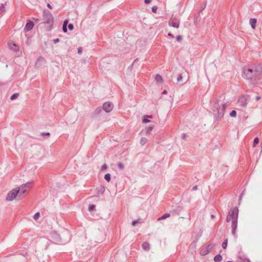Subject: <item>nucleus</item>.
Listing matches in <instances>:
<instances>
[{
  "mask_svg": "<svg viewBox=\"0 0 262 262\" xmlns=\"http://www.w3.org/2000/svg\"><path fill=\"white\" fill-rule=\"evenodd\" d=\"M117 166L120 170H123L124 168V164L122 162H118Z\"/></svg>",
  "mask_w": 262,
  "mask_h": 262,
  "instance_id": "obj_25",
  "label": "nucleus"
},
{
  "mask_svg": "<svg viewBox=\"0 0 262 262\" xmlns=\"http://www.w3.org/2000/svg\"><path fill=\"white\" fill-rule=\"evenodd\" d=\"M157 7L156 6H153L152 8H151V10H152V12L155 13H157Z\"/></svg>",
  "mask_w": 262,
  "mask_h": 262,
  "instance_id": "obj_36",
  "label": "nucleus"
},
{
  "mask_svg": "<svg viewBox=\"0 0 262 262\" xmlns=\"http://www.w3.org/2000/svg\"><path fill=\"white\" fill-rule=\"evenodd\" d=\"M183 79V76L182 74H179L177 78V81L179 82H182Z\"/></svg>",
  "mask_w": 262,
  "mask_h": 262,
  "instance_id": "obj_32",
  "label": "nucleus"
},
{
  "mask_svg": "<svg viewBox=\"0 0 262 262\" xmlns=\"http://www.w3.org/2000/svg\"><path fill=\"white\" fill-rule=\"evenodd\" d=\"M62 31L64 33H66L67 32V25L63 24V26H62Z\"/></svg>",
  "mask_w": 262,
  "mask_h": 262,
  "instance_id": "obj_35",
  "label": "nucleus"
},
{
  "mask_svg": "<svg viewBox=\"0 0 262 262\" xmlns=\"http://www.w3.org/2000/svg\"><path fill=\"white\" fill-rule=\"evenodd\" d=\"M68 23V20H65L63 22V24H65V25H67V24Z\"/></svg>",
  "mask_w": 262,
  "mask_h": 262,
  "instance_id": "obj_53",
  "label": "nucleus"
},
{
  "mask_svg": "<svg viewBox=\"0 0 262 262\" xmlns=\"http://www.w3.org/2000/svg\"><path fill=\"white\" fill-rule=\"evenodd\" d=\"M19 190L17 188H14L11 190L10 191L8 192L7 194L6 200L8 201H11L13 200L14 199H16L18 195Z\"/></svg>",
  "mask_w": 262,
  "mask_h": 262,
  "instance_id": "obj_4",
  "label": "nucleus"
},
{
  "mask_svg": "<svg viewBox=\"0 0 262 262\" xmlns=\"http://www.w3.org/2000/svg\"><path fill=\"white\" fill-rule=\"evenodd\" d=\"M23 185L26 187L27 189L28 188L29 189L32 187V183L31 182H28L26 183L25 184H23Z\"/></svg>",
  "mask_w": 262,
  "mask_h": 262,
  "instance_id": "obj_21",
  "label": "nucleus"
},
{
  "mask_svg": "<svg viewBox=\"0 0 262 262\" xmlns=\"http://www.w3.org/2000/svg\"><path fill=\"white\" fill-rule=\"evenodd\" d=\"M5 11V7L3 4L0 5V15Z\"/></svg>",
  "mask_w": 262,
  "mask_h": 262,
  "instance_id": "obj_24",
  "label": "nucleus"
},
{
  "mask_svg": "<svg viewBox=\"0 0 262 262\" xmlns=\"http://www.w3.org/2000/svg\"><path fill=\"white\" fill-rule=\"evenodd\" d=\"M147 141V139L145 138H142L140 140V143L142 145H144Z\"/></svg>",
  "mask_w": 262,
  "mask_h": 262,
  "instance_id": "obj_22",
  "label": "nucleus"
},
{
  "mask_svg": "<svg viewBox=\"0 0 262 262\" xmlns=\"http://www.w3.org/2000/svg\"><path fill=\"white\" fill-rule=\"evenodd\" d=\"M261 75V71L256 67H245L243 69L242 76L243 78L253 82L256 80Z\"/></svg>",
  "mask_w": 262,
  "mask_h": 262,
  "instance_id": "obj_1",
  "label": "nucleus"
},
{
  "mask_svg": "<svg viewBox=\"0 0 262 262\" xmlns=\"http://www.w3.org/2000/svg\"><path fill=\"white\" fill-rule=\"evenodd\" d=\"M107 168V166L106 164H104L102 166H101V169H106V168Z\"/></svg>",
  "mask_w": 262,
  "mask_h": 262,
  "instance_id": "obj_41",
  "label": "nucleus"
},
{
  "mask_svg": "<svg viewBox=\"0 0 262 262\" xmlns=\"http://www.w3.org/2000/svg\"><path fill=\"white\" fill-rule=\"evenodd\" d=\"M182 137H183V138L184 139H186V138H187V136L186 135V134H183L182 135Z\"/></svg>",
  "mask_w": 262,
  "mask_h": 262,
  "instance_id": "obj_49",
  "label": "nucleus"
},
{
  "mask_svg": "<svg viewBox=\"0 0 262 262\" xmlns=\"http://www.w3.org/2000/svg\"><path fill=\"white\" fill-rule=\"evenodd\" d=\"M142 247L145 250H149L150 248L149 244L147 242H144L142 244Z\"/></svg>",
  "mask_w": 262,
  "mask_h": 262,
  "instance_id": "obj_17",
  "label": "nucleus"
},
{
  "mask_svg": "<svg viewBox=\"0 0 262 262\" xmlns=\"http://www.w3.org/2000/svg\"><path fill=\"white\" fill-rule=\"evenodd\" d=\"M33 19L35 20V21H39L40 20V19H38V18H37V19L33 18Z\"/></svg>",
  "mask_w": 262,
  "mask_h": 262,
  "instance_id": "obj_56",
  "label": "nucleus"
},
{
  "mask_svg": "<svg viewBox=\"0 0 262 262\" xmlns=\"http://www.w3.org/2000/svg\"><path fill=\"white\" fill-rule=\"evenodd\" d=\"M205 7H206V4H205L204 6H202V7H201V9L200 11H199V13H200V12H202L203 10H204L205 9Z\"/></svg>",
  "mask_w": 262,
  "mask_h": 262,
  "instance_id": "obj_45",
  "label": "nucleus"
},
{
  "mask_svg": "<svg viewBox=\"0 0 262 262\" xmlns=\"http://www.w3.org/2000/svg\"><path fill=\"white\" fill-rule=\"evenodd\" d=\"M8 45L11 49L15 51H17L19 50L18 47L16 44L13 42H9Z\"/></svg>",
  "mask_w": 262,
  "mask_h": 262,
  "instance_id": "obj_13",
  "label": "nucleus"
},
{
  "mask_svg": "<svg viewBox=\"0 0 262 262\" xmlns=\"http://www.w3.org/2000/svg\"><path fill=\"white\" fill-rule=\"evenodd\" d=\"M56 236H57V238H59V240H58V239H57V240H56L57 242H58L59 244H64V243H63V242L60 240V237H59V235H56Z\"/></svg>",
  "mask_w": 262,
  "mask_h": 262,
  "instance_id": "obj_38",
  "label": "nucleus"
},
{
  "mask_svg": "<svg viewBox=\"0 0 262 262\" xmlns=\"http://www.w3.org/2000/svg\"><path fill=\"white\" fill-rule=\"evenodd\" d=\"M147 117L149 118H152V116L151 115L147 116Z\"/></svg>",
  "mask_w": 262,
  "mask_h": 262,
  "instance_id": "obj_57",
  "label": "nucleus"
},
{
  "mask_svg": "<svg viewBox=\"0 0 262 262\" xmlns=\"http://www.w3.org/2000/svg\"><path fill=\"white\" fill-rule=\"evenodd\" d=\"M150 122V120H148L147 118H144V119H143V122L144 123H148V122Z\"/></svg>",
  "mask_w": 262,
  "mask_h": 262,
  "instance_id": "obj_39",
  "label": "nucleus"
},
{
  "mask_svg": "<svg viewBox=\"0 0 262 262\" xmlns=\"http://www.w3.org/2000/svg\"><path fill=\"white\" fill-rule=\"evenodd\" d=\"M170 213H165V214H163L162 216H161V217H159L158 219V221H160L162 220L166 219V218L170 217Z\"/></svg>",
  "mask_w": 262,
  "mask_h": 262,
  "instance_id": "obj_19",
  "label": "nucleus"
},
{
  "mask_svg": "<svg viewBox=\"0 0 262 262\" xmlns=\"http://www.w3.org/2000/svg\"><path fill=\"white\" fill-rule=\"evenodd\" d=\"M211 217H212V218H214V215H211Z\"/></svg>",
  "mask_w": 262,
  "mask_h": 262,
  "instance_id": "obj_60",
  "label": "nucleus"
},
{
  "mask_svg": "<svg viewBox=\"0 0 262 262\" xmlns=\"http://www.w3.org/2000/svg\"><path fill=\"white\" fill-rule=\"evenodd\" d=\"M238 209L237 207L232 208L230 209L226 218V222H232V234L236 237V229L237 226Z\"/></svg>",
  "mask_w": 262,
  "mask_h": 262,
  "instance_id": "obj_2",
  "label": "nucleus"
},
{
  "mask_svg": "<svg viewBox=\"0 0 262 262\" xmlns=\"http://www.w3.org/2000/svg\"><path fill=\"white\" fill-rule=\"evenodd\" d=\"M168 25L174 28H178L180 25V19L177 17L172 15L171 18L168 21Z\"/></svg>",
  "mask_w": 262,
  "mask_h": 262,
  "instance_id": "obj_6",
  "label": "nucleus"
},
{
  "mask_svg": "<svg viewBox=\"0 0 262 262\" xmlns=\"http://www.w3.org/2000/svg\"><path fill=\"white\" fill-rule=\"evenodd\" d=\"M40 216V213L39 212L36 213L34 216L33 218L35 220H37Z\"/></svg>",
  "mask_w": 262,
  "mask_h": 262,
  "instance_id": "obj_30",
  "label": "nucleus"
},
{
  "mask_svg": "<svg viewBox=\"0 0 262 262\" xmlns=\"http://www.w3.org/2000/svg\"><path fill=\"white\" fill-rule=\"evenodd\" d=\"M19 190L18 195L17 198V200H20L23 198V194L28 191L27 189L23 185H21L20 187H16Z\"/></svg>",
  "mask_w": 262,
  "mask_h": 262,
  "instance_id": "obj_7",
  "label": "nucleus"
},
{
  "mask_svg": "<svg viewBox=\"0 0 262 262\" xmlns=\"http://www.w3.org/2000/svg\"><path fill=\"white\" fill-rule=\"evenodd\" d=\"M47 6L49 8L52 9V6L50 5V4H48Z\"/></svg>",
  "mask_w": 262,
  "mask_h": 262,
  "instance_id": "obj_55",
  "label": "nucleus"
},
{
  "mask_svg": "<svg viewBox=\"0 0 262 262\" xmlns=\"http://www.w3.org/2000/svg\"><path fill=\"white\" fill-rule=\"evenodd\" d=\"M113 107V104L109 101L105 102L103 104V109L106 113L111 112L112 111Z\"/></svg>",
  "mask_w": 262,
  "mask_h": 262,
  "instance_id": "obj_8",
  "label": "nucleus"
},
{
  "mask_svg": "<svg viewBox=\"0 0 262 262\" xmlns=\"http://www.w3.org/2000/svg\"><path fill=\"white\" fill-rule=\"evenodd\" d=\"M167 91H166V90H164L162 92V94H167Z\"/></svg>",
  "mask_w": 262,
  "mask_h": 262,
  "instance_id": "obj_52",
  "label": "nucleus"
},
{
  "mask_svg": "<svg viewBox=\"0 0 262 262\" xmlns=\"http://www.w3.org/2000/svg\"><path fill=\"white\" fill-rule=\"evenodd\" d=\"M256 22V18H251L250 19V24L252 29H254L255 28Z\"/></svg>",
  "mask_w": 262,
  "mask_h": 262,
  "instance_id": "obj_14",
  "label": "nucleus"
},
{
  "mask_svg": "<svg viewBox=\"0 0 262 262\" xmlns=\"http://www.w3.org/2000/svg\"><path fill=\"white\" fill-rule=\"evenodd\" d=\"M59 41V39L58 38H56V39H54L53 40V42L54 43H57V42H58Z\"/></svg>",
  "mask_w": 262,
  "mask_h": 262,
  "instance_id": "obj_42",
  "label": "nucleus"
},
{
  "mask_svg": "<svg viewBox=\"0 0 262 262\" xmlns=\"http://www.w3.org/2000/svg\"><path fill=\"white\" fill-rule=\"evenodd\" d=\"M34 25L33 22H32L31 21H29L27 22L25 27L24 30L26 32L30 31L32 29L33 27H34Z\"/></svg>",
  "mask_w": 262,
  "mask_h": 262,
  "instance_id": "obj_11",
  "label": "nucleus"
},
{
  "mask_svg": "<svg viewBox=\"0 0 262 262\" xmlns=\"http://www.w3.org/2000/svg\"><path fill=\"white\" fill-rule=\"evenodd\" d=\"M214 245L213 244H209L207 246L205 250H202L200 252V254L202 255H205L207 254L208 253L211 252L212 250L214 248Z\"/></svg>",
  "mask_w": 262,
  "mask_h": 262,
  "instance_id": "obj_9",
  "label": "nucleus"
},
{
  "mask_svg": "<svg viewBox=\"0 0 262 262\" xmlns=\"http://www.w3.org/2000/svg\"><path fill=\"white\" fill-rule=\"evenodd\" d=\"M222 260V256L221 254H217L214 257V261L215 262H221Z\"/></svg>",
  "mask_w": 262,
  "mask_h": 262,
  "instance_id": "obj_18",
  "label": "nucleus"
},
{
  "mask_svg": "<svg viewBox=\"0 0 262 262\" xmlns=\"http://www.w3.org/2000/svg\"><path fill=\"white\" fill-rule=\"evenodd\" d=\"M155 80L157 82L159 83H161L163 82V79L162 77L160 74H156L155 77Z\"/></svg>",
  "mask_w": 262,
  "mask_h": 262,
  "instance_id": "obj_16",
  "label": "nucleus"
},
{
  "mask_svg": "<svg viewBox=\"0 0 262 262\" xmlns=\"http://www.w3.org/2000/svg\"><path fill=\"white\" fill-rule=\"evenodd\" d=\"M260 99V96H258L256 97V100L257 101Z\"/></svg>",
  "mask_w": 262,
  "mask_h": 262,
  "instance_id": "obj_50",
  "label": "nucleus"
},
{
  "mask_svg": "<svg viewBox=\"0 0 262 262\" xmlns=\"http://www.w3.org/2000/svg\"><path fill=\"white\" fill-rule=\"evenodd\" d=\"M247 102V99L245 96H242L238 100V103L242 107L246 106Z\"/></svg>",
  "mask_w": 262,
  "mask_h": 262,
  "instance_id": "obj_10",
  "label": "nucleus"
},
{
  "mask_svg": "<svg viewBox=\"0 0 262 262\" xmlns=\"http://www.w3.org/2000/svg\"><path fill=\"white\" fill-rule=\"evenodd\" d=\"M228 105L227 103L222 104L219 108H217V113L216 119L217 121L221 120L224 115V112L226 108Z\"/></svg>",
  "mask_w": 262,
  "mask_h": 262,
  "instance_id": "obj_5",
  "label": "nucleus"
},
{
  "mask_svg": "<svg viewBox=\"0 0 262 262\" xmlns=\"http://www.w3.org/2000/svg\"><path fill=\"white\" fill-rule=\"evenodd\" d=\"M46 61L45 59L42 57L40 56L36 60L35 62V65L37 66L38 64L40 66V63L41 62H45Z\"/></svg>",
  "mask_w": 262,
  "mask_h": 262,
  "instance_id": "obj_15",
  "label": "nucleus"
},
{
  "mask_svg": "<svg viewBox=\"0 0 262 262\" xmlns=\"http://www.w3.org/2000/svg\"><path fill=\"white\" fill-rule=\"evenodd\" d=\"M44 23L49 24L51 26L53 24L54 18L52 14L49 10H44L43 15Z\"/></svg>",
  "mask_w": 262,
  "mask_h": 262,
  "instance_id": "obj_3",
  "label": "nucleus"
},
{
  "mask_svg": "<svg viewBox=\"0 0 262 262\" xmlns=\"http://www.w3.org/2000/svg\"><path fill=\"white\" fill-rule=\"evenodd\" d=\"M50 133H42V135L43 136H50Z\"/></svg>",
  "mask_w": 262,
  "mask_h": 262,
  "instance_id": "obj_48",
  "label": "nucleus"
},
{
  "mask_svg": "<svg viewBox=\"0 0 262 262\" xmlns=\"http://www.w3.org/2000/svg\"><path fill=\"white\" fill-rule=\"evenodd\" d=\"M18 93H15L14 94H13L11 97H10V99L11 100H15L16 99V98H17V97H18Z\"/></svg>",
  "mask_w": 262,
  "mask_h": 262,
  "instance_id": "obj_27",
  "label": "nucleus"
},
{
  "mask_svg": "<svg viewBox=\"0 0 262 262\" xmlns=\"http://www.w3.org/2000/svg\"><path fill=\"white\" fill-rule=\"evenodd\" d=\"M243 193H244V191L242 192V194L240 195V199H241Z\"/></svg>",
  "mask_w": 262,
  "mask_h": 262,
  "instance_id": "obj_59",
  "label": "nucleus"
},
{
  "mask_svg": "<svg viewBox=\"0 0 262 262\" xmlns=\"http://www.w3.org/2000/svg\"><path fill=\"white\" fill-rule=\"evenodd\" d=\"M95 208V205H91L89 207V210L90 211H93Z\"/></svg>",
  "mask_w": 262,
  "mask_h": 262,
  "instance_id": "obj_34",
  "label": "nucleus"
},
{
  "mask_svg": "<svg viewBox=\"0 0 262 262\" xmlns=\"http://www.w3.org/2000/svg\"><path fill=\"white\" fill-rule=\"evenodd\" d=\"M68 28L70 30H72L74 29V26L72 24H70L68 25Z\"/></svg>",
  "mask_w": 262,
  "mask_h": 262,
  "instance_id": "obj_37",
  "label": "nucleus"
},
{
  "mask_svg": "<svg viewBox=\"0 0 262 262\" xmlns=\"http://www.w3.org/2000/svg\"><path fill=\"white\" fill-rule=\"evenodd\" d=\"M151 0H144V3L146 4L150 3Z\"/></svg>",
  "mask_w": 262,
  "mask_h": 262,
  "instance_id": "obj_47",
  "label": "nucleus"
},
{
  "mask_svg": "<svg viewBox=\"0 0 262 262\" xmlns=\"http://www.w3.org/2000/svg\"><path fill=\"white\" fill-rule=\"evenodd\" d=\"M259 142V139L258 138L256 137L254 139L253 141V147H255L256 145Z\"/></svg>",
  "mask_w": 262,
  "mask_h": 262,
  "instance_id": "obj_29",
  "label": "nucleus"
},
{
  "mask_svg": "<svg viewBox=\"0 0 262 262\" xmlns=\"http://www.w3.org/2000/svg\"><path fill=\"white\" fill-rule=\"evenodd\" d=\"M111 174L110 173H106L105 176H104V179L105 180L109 182L110 181H111Z\"/></svg>",
  "mask_w": 262,
  "mask_h": 262,
  "instance_id": "obj_23",
  "label": "nucleus"
},
{
  "mask_svg": "<svg viewBox=\"0 0 262 262\" xmlns=\"http://www.w3.org/2000/svg\"><path fill=\"white\" fill-rule=\"evenodd\" d=\"M168 35L169 36H170V37H172V38H173V37H174L173 35H172V34H171V33H169L168 34Z\"/></svg>",
  "mask_w": 262,
  "mask_h": 262,
  "instance_id": "obj_51",
  "label": "nucleus"
},
{
  "mask_svg": "<svg viewBox=\"0 0 262 262\" xmlns=\"http://www.w3.org/2000/svg\"><path fill=\"white\" fill-rule=\"evenodd\" d=\"M198 189V186L197 185H195L194 186H193L192 187V190H196Z\"/></svg>",
  "mask_w": 262,
  "mask_h": 262,
  "instance_id": "obj_46",
  "label": "nucleus"
},
{
  "mask_svg": "<svg viewBox=\"0 0 262 262\" xmlns=\"http://www.w3.org/2000/svg\"><path fill=\"white\" fill-rule=\"evenodd\" d=\"M219 101V100H217L216 101V102H215V104H214V107H216V106H215V105H216V104H218Z\"/></svg>",
  "mask_w": 262,
  "mask_h": 262,
  "instance_id": "obj_54",
  "label": "nucleus"
},
{
  "mask_svg": "<svg viewBox=\"0 0 262 262\" xmlns=\"http://www.w3.org/2000/svg\"><path fill=\"white\" fill-rule=\"evenodd\" d=\"M139 220H140L139 219H138V220L133 221L132 223V225L133 226H135L137 225V224H138L139 223Z\"/></svg>",
  "mask_w": 262,
  "mask_h": 262,
  "instance_id": "obj_33",
  "label": "nucleus"
},
{
  "mask_svg": "<svg viewBox=\"0 0 262 262\" xmlns=\"http://www.w3.org/2000/svg\"><path fill=\"white\" fill-rule=\"evenodd\" d=\"M96 193L98 195L102 194L105 191V187L103 185H101L96 189Z\"/></svg>",
  "mask_w": 262,
  "mask_h": 262,
  "instance_id": "obj_12",
  "label": "nucleus"
},
{
  "mask_svg": "<svg viewBox=\"0 0 262 262\" xmlns=\"http://www.w3.org/2000/svg\"><path fill=\"white\" fill-rule=\"evenodd\" d=\"M152 128H153L152 126H149L147 129V132L149 133L152 129Z\"/></svg>",
  "mask_w": 262,
  "mask_h": 262,
  "instance_id": "obj_43",
  "label": "nucleus"
},
{
  "mask_svg": "<svg viewBox=\"0 0 262 262\" xmlns=\"http://www.w3.org/2000/svg\"><path fill=\"white\" fill-rule=\"evenodd\" d=\"M228 239H225L222 243V247L224 249H226L227 246Z\"/></svg>",
  "mask_w": 262,
  "mask_h": 262,
  "instance_id": "obj_28",
  "label": "nucleus"
},
{
  "mask_svg": "<svg viewBox=\"0 0 262 262\" xmlns=\"http://www.w3.org/2000/svg\"><path fill=\"white\" fill-rule=\"evenodd\" d=\"M230 115L232 117H235L236 116V112L235 111H234V110H233L230 113Z\"/></svg>",
  "mask_w": 262,
  "mask_h": 262,
  "instance_id": "obj_31",
  "label": "nucleus"
},
{
  "mask_svg": "<svg viewBox=\"0 0 262 262\" xmlns=\"http://www.w3.org/2000/svg\"><path fill=\"white\" fill-rule=\"evenodd\" d=\"M102 111V110L101 108V107H97L94 112L93 115H97L99 114H100Z\"/></svg>",
  "mask_w": 262,
  "mask_h": 262,
  "instance_id": "obj_20",
  "label": "nucleus"
},
{
  "mask_svg": "<svg viewBox=\"0 0 262 262\" xmlns=\"http://www.w3.org/2000/svg\"><path fill=\"white\" fill-rule=\"evenodd\" d=\"M82 48L81 47H79L78 49V53L79 54H81L82 53Z\"/></svg>",
  "mask_w": 262,
  "mask_h": 262,
  "instance_id": "obj_44",
  "label": "nucleus"
},
{
  "mask_svg": "<svg viewBox=\"0 0 262 262\" xmlns=\"http://www.w3.org/2000/svg\"><path fill=\"white\" fill-rule=\"evenodd\" d=\"M137 60H138V58H136V59L135 60V61H134V62L132 64V66H133V64H134V63L135 61H136Z\"/></svg>",
  "mask_w": 262,
  "mask_h": 262,
  "instance_id": "obj_58",
  "label": "nucleus"
},
{
  "mask_svg": "<svg viewBox=\"0 0 262 262\" xmlns=\"http://www.w3.org/2000/svg\"><path fill=\"white\" fill-rule=\"evenodd\" d=\"M238 261L239 262H250V261L249 259L242 258V257L239 258Z\"/></svg>",
  "mask_w": 262,
  "mask_h": 262,
  "instance_id": "obj_26",
  "label": "nucleus"
},
{
  "mask_svg": "<svg viewBox=\"0 0 262 262\" xmlns=\"http://www.w3.org/2000/svg\"><path fill=\"white\" fill-rule=\"evenodd\" d=\"M176 39L177 41H180L182 40V36L181 35H178L176 37Z\"/></svg>",
  "mask_w": 262,
  "mask_h": 262,
  "instance_id": "obj_40",
  "label": "nucleus"
}]
</instances>
